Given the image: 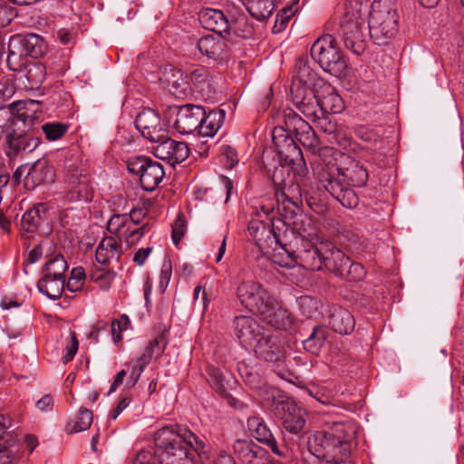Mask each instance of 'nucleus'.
<instances>
[{"instance_id": "nucleus-19", "label": "nucleus", "mask_w": 464, "mask_h": 464, "mask_svg": "<svg viewBox=\"0 0 464 464\" xmlns=\"http://www.w3.org/2000/svg\"><path fill=\"white\" fill-rule=\"evenodd\" d=\"M135 125L141 135L151 142L159 141L165 133L159 115L150 109L143 110L137 115Z\"/></svg>"}, {"instance_id": "nucleus-8", "label": "nucleus", "mask_w": 464, "mask_h": 464, "mask_svg": "<svg viewBox=\"0 0 464 464\" xmlns=\"http://www.w3.org/2000/svg\"><path fill=\"white\" fill-rule=\"evenodd\" d=\"M127 167L130 172L140 177V186L147 191H153L165 176L160 163L144 156L130 160Z\"/></svg>"}, {"instance_id": "nucleus-61", "label": "nucleus", "mask_w": 464, "mask_h": 464, "mask_svg": "<svg viewBox=\"0 0 464 464\" xmlns=\"http://www.w3.org/2000/svg\"><path fill=\"white\" fill-rule=\"evenodd\" d=\"M16 16V11L10 6L0 4V26L8 25Z\"/></svg>"}, {"instance_id": "nucleus-48", "label": "nucleus", "mask_w": 464, "mask_h": 464, "mask_svg": "<svg viewBox=\"0 0 464 464\" xmlns=\"http://www.w3.org/2000/svg\"><path fill=\"white\" fill-rule=\"evenodd\" d=\"M297 77L303 87L300 89L312 90V87L315 85L317 80V74L308 65L303 63L299 66L297 72Z\"/></svg>"}, {"instance_id": "nucleus-46", "label": "nucleus", "mask_w": 464, "mask_h": 464, "mask_svg": "<svg viewBox=\"0 0 464 464\" xmlns=\"http://www.w3.org/2000/svg\"><path fill=\"white\" fill-rule=\"evenodd\" d=\"M324 338L325 334L322 327L314 328L310 336L303 342L304 350L312 354H317L324 343Z\"/></svg>"}, {"instance_id": "nucleus-47", "label": "nucleus", "mask_w": 464, "mask_h": 464, "mask_svg": "<svg viewBox=\"0 0 464 464\" xmlns=\"http://www.w3.org/2000/svg\"><path fill=\"white\" fill-rule=\"evenodd\" d=\"M208 382L220 394L226 395V375L220 369L210 367L208 369Z\"/></svg>"}, {"instance_id": "nucleus-51", "label": "nucleus", "mask_w": 464, "mask_h": 464, "mask_svg": "<svg viewBox=\"0 0 464 464\" xmlns=\"http://www.w3.org/2000/svg\"><path fill=\"white\" fill-rule=\"evenodd\" d=\"M48 140H57L67 131V125L61 122H47L42 127Z\"/></svg>"}, {"instance_id": "nucleus-25", "label": "nucleus", "mask_w": 464, "mask_h": 464, "mask_svg": "<svg viewBox=\"0 0 464 464\" xmlns=\"http://www.w3.org/2000/svg\"><path fill=\"white\" fill-rule=\"evenodd\" d=\"M327 172H334L335 179L353 187H362L366 184L369 175L367 169L359 162H352L345 169L329 167Z\"/></svg>"}, {"instance_id": "nucleus-36", "label": "nucleus", "mask_w": 464, "mask_h": 464, "mask_svg": "<svg viewBox=\"0 0 464 464\" xmlns=\"http://www.w3.org/2000/svg\"><path fill=\"white\" fill-rule=\"evenodd\" d=\"M329 324L334 332L348 334L353 330L355 322L348 310L339 308L332 314Z\"/></svg>"}, {"instance_id": "nucleus-53", "label": "nucleus", "mask_w": 464, "mask_h": 464, "mask_svg": "<svg viewBox=\"0 0 464 464\" xmlns=\"http://www.w3.org/2000/svg\"><path fill=\"white\" fill-rule=\"evenodd\" d=\"M85 281V273L82 267H74L71 271L66 287L70 292H77L82 289Z\"/></svg>"}, {"instance_id": "nucleus-39", "label": "nucleus", "mask_w": 464, "mask_h": 464, "mask_svg": "<svg viewBox=\"0 0 464 464\" xmlns=\"http://www.w3.org/2000/svg\"><path fill=\"white\" fill-rule=\"evenodd\" d=\"M246 10L256 20L268 18L274 10V0H247L243 3Z\"/></svg>"}, {"instance_id": "nucleus-32", "label": "nucleus", "mask_w": 464, "mask_h": 464, "mask_svg": "<svg viewBox=\"0 0 464 464\" xmlns=\"http://www.w3.org/2000/svg\"><path fill=\"white\" fill-rule=\"evenodd\" d=\"M225 120L223 110H212L207 112L204 110L200 126L198 128V135L202 137H213L220 129Z\"/></svg>"}, {"instance_id": "nucleus-12", "label": "nucleus", "mask_w": 464, "mask_h": 464, "mask_svg": "<svg viewBox=\"0 0 464 464\" xmlns=\"http://www.w3.org/2000/svg\"><path fill=\"white\" fill-rule=\"evenodd\" d=\"M237 297L244 307L259 314L263 306L271 302L274 296L258 282L246 281L238 285Z\"/></svg>"}, {"instance_id": "nucleus-64", "label": "nucleus", "mask_w": 464, "mask_h": 464, "mask_svg": "<svg viewBox=\"0 0 464 464\" xmlns=\"http://www.w3.org/2000/svg\"><path fill=\"white\" fill-rule=\"evenodd\" d=\"M152 249L153 248L151 246L141 247L138 249L134 254L133 261L140 266L144 265L145 261L152 252Z\"/></svg>"}, {"instance_id": "nucleus-50", "label": "nucleus", "mask_w": 464, "mask_h": 464, "mask_svg": "<svg viewBox=\"0 0 464 464\" xmlns=\"http://www.w3.org/2000/svg\"><path fill=\"white\" fill-rule=\"evenodd\" d=\"M302 314L307 317H313L318 312L320 302L309 295L300 296L297 300Z\"/></svg>"}, {"instance_id": "nucleus-23", "label": "nucleus", "mask_w": 464, "mask_h": 464, "mask_svg": "<svg viewBox=\"0 0 464 464\" xmlns=\"http://www.w3.org/2000/svg\"><path fill=\"white\" fill-rule=\"evenodd\" d=\"M259 314L264 321L276 329L286 330L293 324V318L289 312L283 308L275 297L263 306Z\"/></svg>"}, {"instance_id": "nucleus-2", "label": "nucleus", "mask_w": 464, "mask_h": 464, "mask_svg": "<svg viewBox=\"0 0 464 464\" xmlns=\"http://www.w3.org/2000/svg\"><path fill=\"white\" fill-rule=\"evenodd\" d=\"M155 445L161 464H195L194 452L204 448V443L190 430L164 426L157 430Z\"/></svg>"}, {"instance_id": "nucleus-9", "label": "nucleus", "mask_w": 464, "mask_h": 464, "mask_svg": "<svg viewBox=\"0 0 464 464\" xmlns=\"http://www.w3.org/2000/svg\"><path fill=\"white\" fill-rule=\"evenodd\" d=\"M238 372L246 385L255 391L265 403L275 401L278 397L280 391L268 385L263 375L262 367L259 364L240 362L238 364Z\"/></svg>"}, {"instance_id": "nucleus-54", "label": "nucleus", "mask_w": 464, "mask_h": 464, "mask_svg": "<svg viewBox=\"0 0 464 464\" xmlns=\"http://www.w3.org/2000/svg\"><path fill=\"white\" fill-rule=\"evenodd\" d=\"M314 122L316 124V127L324 133L334 134L336 137L340 136L336 122L326 114H321Z\"/></svg>"}, {"instance_id": "nucleus-29", "label": "nucleus", "mask_w": 464, "mask_h": 464, "mask_svg": "<svg viewBox=\"0 0 464 464\" xmlns=\"http://www.w3.org/2000/svg\"><path fill=\"white\" fill-rule=\"evenodd\" d=\"M229 31L242 38H251L254 34L253 24L249 21L242 7H234L229 10Z\"/></svg>"}, {"instance_id": "nucleus-57", "label": "nucleus", "mask_w": 464, "mask_h": 464, "mask_svg": "<svg viewBox=\"0 0 464 464\" xmlns=\"http://www.w3.org/2000/svg\"><path fill=\"white\" fill-rule=\"evenodd\" d=\"M172 275V265L169 259H164L160 274L159 288L161 292H164L170 281Z\"/></svg>"}, {"instance_id": "nucleus-18", "label": "nucleus", "mask_w": 464, "mask_h": 464, "mask_svg": "<svg viewBox=\"0 0 464 464\" xmlns=\"http://www.w3.org/2000/svg\"><path fill=\"white\" fill-rule=\"evenodd\" d=\"M64 170L67 172L66 181L71 193L75 194V198L79 200H90L92 198V188L87 176L82 175V171L71 160L65 161Z\"/></svg>"}, {"instance_id": "nucleus-21", "label": "nucleus", "mask_w": 464, "mask_h": 464, "mask_svg": "<svg viewBox=\"0 0 464 464\" xmlns=\"http://www.w3.org/2000/svg\"><path fill=\"white\" fill-rule=\"evenodd\" d=\"M278 415L284 428L293 434L300 432L304 425V411L293 401H280L277 404Z\"/></svg>"}, {"instance_id": "nucleus-35", "label": "nucleus", "mask_w": 464, "mask_h": 464, "mask_svg": "<svg viewBox=\"0 0 464 464\" xmlns=\"http://www.w3.org/2000/svg\"><path fill=\"white\" fill-rule=\"evenodd\" d=\"M65 287V280L44 275L37 283L38 290L51 300H58Z\"/></svg>"}, {"instance_id": "nucleus-3", "label": "nucleus", "mask_w": 464, "mask_h": 464, "mask_svg": "<svg viewBox=\"0 0 464 464\" xmlns=\"http://www.w3.org/2000/svg\"><path fill=\"white\" fill-rule=\"evenodd\" d=\"M283 204L279 211L284 216V225L290 227V233L294 237L290 244L301 249L299 257L302 260L304 251L316 248L322 242L319 229L309 216L301 213L298 206L292 199L287 198Z\"/></svg>"}, {"instance_id": "nucleus-26", "label": "nucleus", "mask_w": 464, "mask_h": 464, "mask_svg": "<svg viewBox=\"0 0 464 464\" xmlns=\"http://www.w3.org/2000/svg\"><path fill=\"white\" fill-rule=\"evenodd\" d=\"M229 14L226 15L221 10L204 8L198 13V21L207 30L221 34L229 31Z\"/></svg>"}, {"instance_id": "nucleus-60", "label": "nucleus", "mask_w": 464, "mask_h": 464, "mask_svg": "<svg viewBox=\"0 0 464 464\" xmlns=\"http://www.w3.org/2000/svg\"><path fill=\"white\" fill-rule=\"evenodd\" d=\"M290 124H294L293 130L295 132L296 137L300 134V131L307 135L311 134L312 136L314 134L307 121L296 114H294L293 118L290 120Z\"/></svg>"}, {"instance_id": "nucleus-28", "label": "nucleus", "mask_w": 464, "mask_h": 464, "mask_svg": "<svg viewBox=\"0 0 464 464\" xmlns=\"http://www.w3.org/2000/svg\"><path fill=\"white\" fill-rule=\"evenodd\" d=\"M54 180V170L45 160H38L30 168L25 177V186L34 188L39 185L52 183Z\"/></svg>"}, {"instance_id": "nucleus-63", "label": "nucleus", "mask_w": 464, "mask_h": 464, "mask_svg": "<svg viewBox=\"0 0 464 464\" xmlns=\"http://www.w3.org/2000/svg\"><path fill=\"white\" fill-rule=\"evenodd\" d=\"M130 464H156V461L150 451L140 450L135 455Z\"/></svg>"}, {"instance_id": "nucleus-17", "label": "nucleus", "mask_w": 464, "mask_h": 464, "mask_svg": "<svg viewBox=\"0 0 464 464\" xmlns=\"http://www.w3.org/2000/svg\"><path fill=\"white\" fill-rule=\"evenodd\" d=\"M236 456L243 464H268V452L250 440H237L233 444Z\"/></svg>"}, {"instance_id": "nucleus-15", "label": "nucleus", "mask_w": 464, "mask_h": 464, "mask_svg": "<svg viewBox=\"0 0 464 464\" xmlns=\"http://www.w3.org/2000/svg\"><path fill=\"white\" fill-rule=\"evenodd\" d=\"M235 334L243 346L252 347L265 330L253 315H239L234 320Z\"/></svg>"}, {"instance_id": "nucleus-14", "label": "nucleus", "mask_w": 464, "mask_h": 464, "mask_svg": "<svg viewBox=\"0 0 464 464\" xmlns=\"http://www.w3.org/2000/svg\"><path fill=\"white\" fill-rule=\"evenodd\" d=\"M323 187L343 207L353 208L358 204V198L354 191L348 188V184L335 179L334 172H324L320 176Z\"/></svg>"}, {"instance_id": "nucleus-42", "label": "nucleus", "mask_w": 464, "mask_h": 464, "mask_svg": "<svg viewBox=\"0 0 464 464\" xmlns=\"http://www.w3.org/2000/svg\"><path fill=\"white\" fill-rule=\"evenodd\" d=\"M67 269L68 265L63 256L56 255L45 263L44 275L65 280L64 274Z\"/></svg>"}, {"instance_id": "nucleus-24", "label": "nucleus", "mask_w": 464, "mask_h": 464, "mask_svg": "<svg viewBox=\"0 0 464 464\" xmlns=\"http://www.w3.org/2000/svg\"><path fill=\"white\" fill-rule=\"evenodd\" d=\"M247 428L256 440L269 447L276 455H282L274 434L262 418L257 416L249 417L247 419Z\"/></svg>"}, {"instance_id": "nucleus-34", "label": "nucleus", "mask_w": 464, "mask_h": 464, "mask_svg": "<svg viewBox=\"0 0 464 464\" xmlns=\"http://www.w3.org/2000/svg\"><path fill=\"white\" fill-rule=\"evenodd\" d=\"M166 343L162 335L156 337L150 342L144 352L137 359L131 360L129 364H134L140 369L145 370L146 366L150 362L153 356L160 355L164 352Z\"/></svg>"}, {"instance_id": "nucleus-13", "label": "nucleus", "mask_w": 464, "mask_h": 464, "mask_svg": "<svg viewBox=\"0 0 464 464\" xmlns=\"http://www.w3.org/2000/svg\"><path fill=\"white\" fill-rule=\"evenodd\" d=\"M154 143L155 145L152 147L154 155L159 159L167 160L170 165L181 163L188 157L189 149L188 144L167 137L166 132L159 141Z\"/></svg>"}, {"instance_id": "nucleus-11", "label": "nucleus", "mask_w": 464, "mask_h": 464, "mask_svg": "<svg viewBox=\"0 0 464 464\" xmlns=\"http://www.w3.org/2000/svg\"><path fill=\"white\" fill-rule=\"evenodd\" d=\"M364 21L357 14H347L341 21V34L344 45L355 54L365 49V37L362 33Z\"/></svg>"}, {"instance_id": "nucleus-56", "label": "nucleus", "mask_w": 464, "mask_h": 464, "mask_svg": "<svg viewBox=\"0 0 464 464\" xmlns=\"http://www.w3.org/2000/svg\"><path fill=\"white\" fill-rule=\"evenodd\" d=\"M130 320L127 315H122L120 319H115L111 323V330L112 339L115 343L122 340L121 332L127 330Z\"/></svg>"}, {"instance_id": "nucleus-55", "label": "nucleus", "mask_w": 464, "mask_h": 464, "mask_svg": "<svg viewBox=\"0 0 464 464\" xmlns=\"http://www.w3.org/2000/svg\"><path fill=\"white\" fill-rule=\"evenodd\" d=\"M23 53L19 51L17 53L14 48H9V54L7 56V65L10 70L22 72L27 61L23 58Z\"/></svg>"}, {"instance_id": "nucleus-49", "label": "nucleus", "mask_w": 464, "mask_h": 464, "mask_svg": "<svg viewBox=\"0 0 464 464\" xmlns=\"http://www.w3.org/2000/svg\"><path fill=\"white\" fill-rule=\"evenodd\" d=\"M92 422V413L91 411L81 408L77 416L75 417L74 423L72 426L71 432H80L86 430L90 428Z\"/></svg>"}, {"instance_id": "nucleus-22", "label": "nucleus", "mask_w": 464, "mask_h": 464, "mask_svg": "<svg viewBox=\"0 0 464 464\" xmlns=\"http://www.w3.org/2000/svg\"><path fill=\"white\" fill-rule=\"evenodd\" d=\"M294 103L307 120L314 121L323 113L319 97L313 90L297 89L294 94Z\"/></svg>"}, {"instance_id": "nucleus-16", "label": "nucleus", "mask_w": 464, "mask_h": 464, "mask_svg": "<svg viewBox=\"0 0 464 464\" xmlns=\"http://www.w3.org/2000/svg\"><path fill=\"white\" fill-rule=\"evenodd\" d=\"M196 46L208 60L222 62L228 58V45L221 34H207L200 37Z\"/></svg>"}, {"instance_id": "nucleus-4", "label": "nucleus", "mask_w": 464, "mask_h": 464, "mask_svg": "<svg viewBox=\"0 0 464 464\" xmlns=\"http://www.w3.org/2000/svg\"><path fill=\"white\" fill-rule=\"evenodd\" d=\"M371 8L368 22L370 37L375 44H387L398 32L396 1L374 0Z\"/></svg>"}, {"instance_id": "nucleus-10", "label": "nucleus", "mask_w": 464, "mask_h": 464, "mask_svg": "<svg viewBox=\"0 0 464 464\" xmlns=\"http://www.w3.org/2000/svg\"><path fill=\"white\" fill-rule=\"evenodd\" d=\"M203 114V107L186 104L171 110L169 122L177 133L189 135L196 130L198 131Z\"/></svg>"}, {"instance_id": "nucleus-20", "label": "nucleus", "mask_w": 464, "mask_h": 464, "mask_svg": "<svg viewBox=\"0 0 464 464\" xmlns=\"http://www.w3.org/2000/svg\"><path fill=\"white\" fill-rule=\"evenodd\" d=\"M161 81L166 84L169 92L179 99H184L190 95L191 87L187 77L181 70L169 65L165 67Z\"/></svg>"}, {"instance_id": "nucleus-41", "label": "nucleus", "mask_w": 464, "mask_h": 464, "mask_svg": "<svg viewBox=\"0 0 464 464\" xmlns=\"http://www.w3.org/2000/svg\"><path fill=\"white\" fill-rule=\"evenodd\" d=\"M249 234L256 240V245L261 250H264L265 244L262 242L261 236L266 235L267 239L278 241V237L274 230L269 227H266L262 221L252 220L248 225Z\"/></svg>"}, {"instance_id": "nucleus-33", "label": "nucleus", "mask_w": 464, "mask_h": 464, "mask_svg": "<svg viewBox=\"0 0 464 464\" xmlns=\"http://www.w3.org/2000/svg\"><path fill=\"white\" fill-rule=\"evenodd\" d=\"M275 242L278 245V247L275 248L271 256V260L274 264L282 267H293L297 264L303 266L299 257V250H301L299 247H295V250L290 251L286 249L285 245H282L279 240Z\"/></svg>"}, {"instance_id": "nucleus-1", "label": "nucleus", "mask_w": 464, "mask_h": 464, "mask_svg": "<svg viewBox=\"0 0 464 464\" xmlns=\"http://www.w3.org/2000/svg\"><path fill=\"white\" fill-rule=\"evenodd\" d=\"M354 433L351 424L343 421L325 422L322 430L312 434L308 450L325 464H345L351 450L350 440Z\"/></svg>"}, {"instance_id": "nucleus-30", "label": "nucleus", "mask_w": 464, "mask_h": 464, "mask_svg": "<svg viewBox=\"0 0 464 464\" xmlns=\"http://www.w3.org/2000/svg\"><path fill=\"white\" fill-rule=\"evenodd\" d=\"M121 254L120 241L112 237H107L101 240L97 246L95 257L99 264L108 266L112 262H118Z\"/></svg>"}, {"instance_id": "nucleus-7", "label": "nucleus", "mask_w": 464, "mask_h": 464, "mask_svg": "<svg viewBox=\"0 0 464 464\" xmlns=\"http://www.w3.org/2000/svg\"><path fill=\"white\" fill-rule=\"evenodd\" d=\"M311 55L324 71L336 77L341 76L347 67L334 38L330 34L323 35L314 43Z\"/></svg>"}, {"instance_id": "nucleus-40", "label": "nucleus", "mask_w": 464, "mask_h": 464, "mask_svg": "<svg viewBox=\"0 0 464 464\" xmlns=\"http://www.w3.org/2000/svg\"><path fill=\"white\" fill-rule=\"evenodd\" d=\"M309 394L322 404H331L336 394V386L331 381H326L318 385H313L308 390Z\"/></svg>"}, {"instance_id": "nucleus-59", "label": "nucleus", "mask_w": 464, "mask_h": 464, "mask_svg": "<svg viewBox=\"0 0 464 464\" xmlns=\"http://www.w3.org/2000/svg\"><path fill=\"white\" fill-rule=\"evenodd\" d=\"M78 340L74 333H70L69 340L67 341L66 346L64 348V354L63 356V361L64 363H67L71 360L73 359L77 351H78Z\"/></svg>"}, {"instance_id": "nucleus-5", "label": "nucleus", "mask_w": 464, "mask_h": 464, "mask_svg": "<svg viewBox=\"0 0 464 464\" xmlns=\"http://www.w3.org/2000/svg\"><path fill=\"white\" fill-rule=\"evenodd\" d=\"M303 266L311 270H320L323 264L329 268L336 269L341 274L359 271L358 277L364 275L363 267L359 264H351L350 258L330 242H320L316 248L304 251L302 256Z\"/></svg>"}, {"instance_id": "nucleus-37", "label": "nucleus", "mask_w": 464, "mask_h": 464, "mask_svg": "<svg viewBox=\"0 0 464 464\" xmlns=\"http://www.w3.org/2000/svg\"><path fill=\"white\" fill-rule=\"evenodd\" d=\"M20 79L26 80V83L24 82L26 88L37 89L45 80V69L39 63H26Z\"/></svg>"}, {"instance_id": "nucleus-6", "label": "nucleus", "mask_w": 464, "mask_h": 464, "mask_svg": "<svg viewBox=\"0 0 464 464\" xmlns=\"http://www.w3.org/2000/svg\"><path fill=\"white\" fill-rule=\"evenodd\" d=\"M252 347L256 356L271 363L280 378L289 380L293 375L288 368L284 345L277 336L266 330Z\"/></svg>"}, {"instance_id": "nucleus-52", "label": "nucleus", "mask_w": 464, "mask_h": 464, "mask_svg": "<svg viewBox=\"0 0 464 464\" xmlns=\"http://www.w3.org/2000/svg\"><path fill=\"white\" fill-rule=\"evenodd\" d=\"M150 229V225L148 221L140 227H130L129 231L124 236L125 242L129 246L137 244Z\"/></svg>"}, {"instance_id": "nucleus-43", "label": "nucleus", "mask_w": 464, "mask_h": 464, "mask_svg": "<svg viewBox=\"0 0 464 464\" xmlns=\"http://www.w3.org/2000/svg\"><path fill=\"white\" fill-rule=\"evenodd\" d=\"M319 100L324 114L339 113L343 109L342 97L332 89L326 95L319 97Z\"/></svg>"}, {"instance_id": "nucleus-27", "label": "nucleus", "mask_w": 464, "mask_h": 464, "mask_svg": "<svg viewBox=\"0 0 464 464\" xmlns=\"http://www.w3.org/2000/svg\"><path fill=\"white\" fill-rule=\"evenodd\" d=\"M20 46V52L24 56H31L33 58H39L43 56L47 46L44 39L37 34H27L24 37H14L9 43V48H15V45Z\"/></svg>"}, {"instance_id": "nucleus-58", "label": "nucleus", "mask_w": 464, "mask_h": 464, "mask_svg": "<svg viewBox=\"0 0 464 464\" xmlns=\"http://www.w3.org/2000/svg\"><path fill=\"white\" fill-rule=\"evenodd\" d=\"M149 214V210L146 208H132L129 214H127V218L130 227H140L145 222L143 220Z\"/></svg>"}, {"instance_id": "nucleus-38", "label": "nucleus", "mask_w": 464, "mask_h": 464, "mask_svg": "<svg viewBox=\"0 0 464 464\" xmlns=\"http://www.w3.org/2000/svg\"><path fill=\"white\" fill-rule=\"evenodd\" d=\"M273 140L278 155L288 159L291 162L298 158H300V161H302L301 150L297 147L293 139H290L285 135L283 137V140H281V137H276L274 135Z\"/></svg>"}, {"instance_id": "nucleus-62", "label": "nucleus", "mask_w": 464, "mask_h": 464, "mask_svg": "<svg viewBox=\"0 0 464 464\" xmlns=\"http://www.w3.org/2000/svg\"><path fill=\"white\" fill-rule=\"evenodd\" d=\"M296 9L297 8L295 5L282 9L276 15V26L277 24H280V27L285 26L290 18L295 14Z\"/></svg>"}, {"instance_id": "nucleus-44", "label": "nucleus", "mask_w": 464, "mask_h": 464, "mask_svg": "<svg viewBox=\"0 0 464 464\" xmlns=\"http://www.w3.org/2000/svg\"><path fill=\"white\" fill-rule=\"evenodd\" d=\"M107 228L111 234L123 238L130 229L127 214L113 215L108 221Z\"/></svg>"}, {"instance_id": "nucleus-45", "label": "nucleus", "mask_w": 464, "mask_h": 464, "mask_svg": "<svg viewBox=\"0 0 464 464\" xmlns=\"http://www.w3.org/2000/svg\"><path fill=\"white\" fill-rule=\"evenodd\" d=\"M44 210L43 205L27 210L22 217V226L24 230L32 233L36 230L41 221V212Z\"/></svg>"}, {"instance_id": "nucleus-31", "label": "nucleus", "mask_w": 464, "mask_h": 464, "mask_svg": "<svg viewBox=\"0 0 464 464\" xmlns=\"http://www.w3.org/2000/svg\"><path fill=\"white\" fill-rule=\"evenodd\" d=\"M190 81L197 91L205 99H210L217 92L218 82L205 68H198L191 72Z\"/></svg>"}]
</instances>
